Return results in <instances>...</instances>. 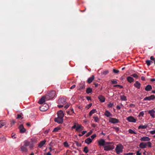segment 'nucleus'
<instances>
[{
    "label": "nucleus",
    "instance_id": "nucleus-1",
    "mask_svg": "<svg viewBox=\"0 0 155 155\" xmlns=\"http://www.w3.org/2000/svg\"><path fill=\"white\" fill-rule=\"evenodd\" d=\"M55 91H52L48 93L46 96V99L49 100L53 98L55 95Z\"/></svg>",
    "mask_w": 155,
    "mask_h": 155
},
{
    "label": "nucleus",
    "instance_id": "nucleus-2",
    "mask_svg": "<svg viewBox=\"0 0 155 155\" xmlns=\"http://www.w3.org/2000/svg\"><path fill=\"white\" fill-rule=\"evenodd\" d=\"M123 148V146L121 144L117 145L115 148V150L117 154H119L120 153H122Z\"/></svg>",
    "mask_w": 155,
    "mask_h": 155
},
{
    "label": "nucleus",
    "instance_id": "nucleus-3",
    "mask_svg": "<svg viewBox=\"0 0 155 155\" xmlns=\"http://www.w3.org/2000/svg\"><path fill=\"white\" fill-rule=\"evenodd\" d=\"M114 146L112 144L105 146L104 147V150L106 151H109L112 150L114 148Z\"/></svg>",
    "mask_w": 155,
    "mask_h": 155
},
{
    "label": "nucleus",
    "instance_id": "nucleus-4",
    "mask_svg": "<svg viewBox=\"0 0 155 155\" xmlns=\"http://www.w3.org/2000/svg\"><path fill=\"white\" fill-rule=\"evenodd\" d=\"M48 106L46 104H44L40 107V110L41 111H45L48 108Z\"/></svg>",
    "mask_w": 155,
    "mask_h": 155
},
{
    "label": "nucleus",
    "instance_id": "nucleus-5",
    "mask_svg": "<svg viewBox=\"0 0 155 155\" xmlns=\"http://www.w3.org/2000/svg\"><path fill=\"white\" fill-rule=\"evenodd\" d=\"M99 145L100 146H102L104 147L105 145V141L104 140L101 139L98 141Z\"/></svg>",
    "mask_w": 155,
    "mask_h": 155
},
{
    "label": "nucleus",
    "instance_id": "nucleus-6",
    "mask_svg": "<svg viewBox=\"0 0 155 155\" xmlns=\"http://www.w3.org/2000/svg\"><path fill=\"white\" fill-rule=\"evenodd\" d=\"M149 114H150L152 118H154L155 117V111L153 110H147Z\"/></svg>",
    "mask_w": 155,
    "mask_h": 155
},
{
    "label": "nucleus",
    "instance_id": "nucleus-7",
    "mask_svg": "<svg viewBox=\"0 0 155 155\" xmlns=\"http://www.w3.org/2000/svg\"><path fill=\"white\" fill-rule=\"evenodd\" d=\"M109 122L113 123L116 124L119 122V120L115 118H111L109 120Z\"/></svg>",
    "mask_w": 155,
    "mask_h": 155
},
{
    "label": "nucleus",
    "instance_id": "nucleus-8",
    "mask_svg": "<svg viewBox=\"0 0 155 155\" xmlns=\"http://www.w3.org/2000/svg\"><path fill=\"white\" fill-rule=\"evenodd\" d=\"M155 96L154 95H151L150 96L146 97L143 99L144 101H150L151 100H153L154 99Z\"/></svg>",
    "mask_w": 155,
    "mask_h": 155
},
{
    "label": "nucleus",
    "instance_id": "nucleus-9",
    "mask_svg": "<svg viewBox=\"0 0 155 155\" xmlns=\"http://www.w3.org/2000/svg\"><path fill=\"white\" fill-rule=\"evenodd\" d=\"M84 127L78 124L76 128V131L80 132L83 130Z\"/></svg>",
    "mask_w": 155,
    "mask_h": 155
},
{
    "label": "nucleus",
    "instance_id": "nucleus-10",
    "mask_svg": "<svg viewBox=\"0 0 155 155\" xmlns=\"http://www.w3.org/2000/svg\"><path fill=\"white\" fill-rule=\"evenodd\" d=\"M54 121L59 124H61L63 122V118L58 117V118H55Z\"/></svg>",
    "mask_w": 155,
    "mask_h": 155
},
{
    "label": "nucleus",
    "instance_id": "nucleus-11",
    "mask_svg": "<svg viewBox=\"0 0 155 155\" xmlns=\"http://www.w3.org/2000/svg\"><path fill=\"white\" fill-rule=\"evenodd\" d=\"M20 132L21 133H24L26 131L25 129L24 128L23 125L21 124L19 127Z\"/></svg>",
    "mask_w": 155,
    "mask_h": 155
},
{
    "label": "nucleus",
    "instance_id": "nucleus-12",
    "mask_svg": "<svg viewBox=\"0 0 155 155\" xmlns=\"http://www.w3.org/2000/svg\"><path fill=\"white\" fill-rule=\"evenodd\" d=\"M20 150L22 152H27L28 151V150L26 147L23 145L21 146Z\"/></svg>",
    "mask_w": 155,
    "mask_h": 155
},
{
    "label": "nucleus",
    "instance_id": "nucleus-13",
    "mask_svg": "<svg viewBox=\"0 0 155 155\" xmlns=\"http://www.w3.org/2000/svg\"><path fill=\"white\" fill-rule=\"evenodd\" d=\"M127 120L130 122H136V120L132 116L128 117Z\"/></svg>",
    "mask_w": 155,
    "mask_h": 155
},
{
    "label": "nucleus",
    "instance_id": "nucleus-14",
    "mask_svg": "<svg viewBox=\"0 0 155 155\" xmlns=\"http://www.w3.org/2000/svg\"><path fill=\"white\" fill-rule=\"evenodd\" d=\"M45 99H46V96H43L42 97L41 99L39 100L38 103L40 104H42L45 102Z\"/></svg>",
    "mask_w": 155,
    "mask_h": 155
},
{
    "label": "nucleus",
    "instance_id": "nucleus-15",
    "mask_svg": "<svg viewBox=\"0 0 155 155\" xmlns=\"http://www.w3.org/2000/svg\"><path fill=\"white\" fill-rule=\"evenodd\" d=\"M57 114L58 117L63 118L64 116V114L63 113V111L62 110H60L58 112Z\"/></svg>",
    "mask_w": 155,
    "mask_h": 155
},
{
    "label": "nucleus",
    "instance_id": "nucleus-16",
    "mask_svg": "<svg viewBox=\"0 0 155 155\" xmlns=\"http://www.w3.org/2000/svg\"><path fill=\"white\" fill-rule=\"evenodd\" d=\"M98 99L101 102H104L105 101V98L102 95H100L98 96Z\"/></svg>",
    "mask_w": 155,
    "mask_h": 155
},
{
    "label": "nucleus",
    "instance_id": "nucleus-17",
    "mask_svg": "<svg viewBox=\"0 0 155 155\" xmlns=\"http://www.w3.org/2000/svg\"><path fill=\"white\" fill-rule=\"evenodd\" d=\"M134 85L135 87L139 89L140 88L141 84L138 81H136Z\"/></svg>",
    "mask_w": 155,
    "mask_h": 155
},
{
    "label": "nucleus",
    "instance_id": "nucleus-18",
    "mask_svg": "<svg viewBox=\"0 0 155 155\" xmlns=\"http://www.w3.org/2000/svg\"><path fill=\"white\" fill-rule=\"evenodd\" d=\"M94 75H92V76L88 79L87 82L88 84L91 83L93 80L94 79Z\"/></svg>",
    "mask_w": 155,
    "mask_h": 155
},
{
    "label": "nucleus",
    "instance_id": "nucleus-19",
    "mask_svg": "<svg viewBox=\"0 0 155 155\" xmlns=\"http://www.w3.org/2000/svg\"><path fill=\"white\" fill-rule=\"evenodd\" d=\"M150 140V139L148 137H141L140 139V140L141 141H149Z\"/></svg>",
    "mask_w": 155,
    "mask_h": 155
},
{
    "label": "nucleus",
    "instance_id": "nucleus-20",
    "mask_svg": "<svg viewBox=\"0 0 155 155\" xmlns=\"http://www.w3.org/2000/svg\"><path fill=\"white\" fill-rule=\"evenodd\" d=\"M104 115L107 117H110L112 116V115L107 110L105 111Z\"/></svg>",
    "mask_w": 155,
    "mask_h": 155
},
{
    "label": "nucleus",
    "instance_id": "nucleus-21",
    "mask_svg": "<svg viewBox=\"0 0 155 155\" xmlns=\"http://www.w3.org/2000/svg\"><path fill=\"white\" fill-rule=\"evenodd\" d=\"M147 144L144 142L141 143L139 145L140 147L142 149L145 148Z\"/></svg>",
    "mask_w": 155,
    "mask_h": 155
},
{
    "label": "nucleus",
    "instance_id": "nucleus-22",
    "mask_svg": "<svg viewBox=\"0 0 155 155\" xmlns=\"http://www.w3.org/2000/svg\"><path fill=\"white\" fill-rule=\"evenodd\" d=\"M46 141L44 140L40 142L38 145V147L41 148L45 143Z\"/></svg>",
    "mask_w": 155,
    "mask_h": 155
},
{
    "label": "nucleus",
    "instance_id": "nucleus-23",
    "mask_svg": "<svg viewBox=\"0 0 155 155\" xmlns=\"http://www.w3.org/2000/svg\"><path fill=\"white\" fill-rule=\"evenodd\" d=\"M152 87L150 85H147L145 88V90L147 91H150L152 89Z\"/></svg>",
    "mask_w": 155,
    "mask_h": 155
},
{
    "label": "nucleus",
    "instance_id": "nucleus-24",
    "mask_svg": "<svg viewBox=\"0 0 155 155\" xmlns=\"http://www.w3.org/2000/svg\"><path fill=\"white\" fill-rule=\"evenodd\" d=\"M92 141V139H91L90 137L87 138L85 140V142L88 144H89Z\"/></svg>",
    "mask_w": 155,
    "mask_h": 155
},
{
    "label": "nucleus",
    "instance_id": "nucleus-25",
    "mask_svg": "<svg viewBox=\"0 0 155 155\" xmlns=\"http://www.w3.org/2000/svg\"><path fill=\"white\" fill-rule=\"evenodd\" d=\"M127 81L130 83H131L134 81V79L133 78L130 76L127 77Z\"/></svg>",
    "mask_w": 155,
    "mask_h": 155
},
{
    "label": "nucleus",
    "instance_id": "nucleus-26",
    "mask_svg": "<svg viewBox=\"0 0 155 155\" xmlns=\"http://www.w3.org/2000/svg\"><path fill=\"white\" fill-rule=\"evenodd\" d=\"M58 101L59 102H61L62 103L64 104L66 102V99L64 98H61L58 100Z\"/></svg>",
    "mask_w": 155,
    "mask_h": 155
},
{
    "label": "nucleus",
    "instance_id": "nucleus-27",
    "mask_svg": "<svg viewBox=\"0 0 155 155\" xmlns=\"http://www.w3.org/2000/svg\"><path fill=\"white\" fill-rule=\"evenodd\" d=\"M6 124L5 122V121H0V128L2 127L5 125Z\"/></svg>",
    "mask_w": 155,
    "mask_h": 155
},
{
    "label": "nucleus",
    "instance_id": "nucleus-28",
    "mask_svg": "<svg viewBox=\"0 0 155 155\" xmlns=\"http://www.w3.org/2000/svg\"><path fill=\"white\" fill-rule=\"evenodd\" d=\"M24 145L25 146L27 147L28 146H29L30 145V142H29L28 141L26 140L24 141Z\"/></svg>",
    "mask_w": 155,
    "mask_h": 155
},
{
    "label": "nucleus",
    "instance_id": "nucleus-29",
    "mask_svg": "<svg viewBox=\"0 0 155 155\" xmlns=\"http://www.w3.org/2000/svg\"><path fill=\"white\" fill-rule=\"evenodd\" d=\"M96 111L95 109H93L90 111L89 113V117H90L92 115V114L94 113L95 111Z\"/></svg>",
    "mask_w": 155,
    "mask_h": 155
},
{
    "label": "nucleus",
    "instance_id": "nucleus-30",
    "mask_svg": "<svg viewBox=\"0 0 155 155\" xmlns=\"http://www.w3.org/2000/svg\"><path fill=\"white\" fill-rule=\"evenodd\" d=\"M92 89L89 87L87 89L86 92L87 94H89V93H91L92 92Z\"/></svg>",
    "mask_w": 155,
    "mask_h": 155
},
{
    "label": "nucleus",
    "instance_id": "nucleus-31",
    "mask_svg": "<svg viewBox=\"0 0 155 155\" xmlns=\"http://www.w3.org/2000/svg\"><path fill=\"white\" fill-rule=\"evenodd\" d=\"M109 73V71L108 70H106L104 71H102L101 73V74L102 75H103L104 76L106 75L107 74Z\"/></svg>",
    "mask_w": 155,
    "mask_h": 155
},
{
    "label": "nucleus",
    "instance_id": "nucleus-32",
    "mask_svg": "<svg viewBox=\"0 0 155 155\" xmlns=\"http://www.w3.org/2000/svg\"><path fill=\"white\" fill-rule=\"evenodd\" d=\"M85 88V86L84 85L81 84L79 86V87L78 88V90H81L82 89H84Z\"/></svg>",
    "mask_w": 155,
    "mask_h": 155
},
{
    "label": "nucleus",
    "instance_id": "nucleus-33",
    "mask_svg": "<svg viewBox=\"0 0 155 155\" xmlns=\"http://www.w3.org/2000/svg\"><path fill=\"white\" fill-rule=\"evenodd\" d=\"M121 99L124 101H126L127 100L126 97L124 95H121L120 96Z\"/></svg>",
    "mask_w": 155,
    "mask_h": 155
},
{
    "label": "nucleus",
    "instance_id": "nucleus-34",
    "mask_svg": "<svg viewBox=\"0 0 155 155\" xmlns=\"http://www.w3.org/2000/svg\"><path fill=\"white\" fill-rule=\"evenodd\" d=\"M147 126L146 125H140L138 127V129H146L147 128Z\"/></svg>",
    "mask_w": 155,
    "mask_h": 155
},
{
    "label": "nucleus",
    "instance_id": "nucleus-35",
    "mask_svg": "<svg viewBox=\"0 0 155 155\" xmlns=\"http://www.w3.org/2000/svg\"><path fill=\"white\" fill-rule=\"evenodd\" d=\"M130 134H137V133L134 131L132 129H130L128 130Z\"/></svg>",
    "mask_w": 155,
    "mask_h": 155
},
{
    "label": "nucleus",
    "instance_id": "nucleus-36",
    "mask_svg": "<svg viewBox=\"0 0 155 155\" xmlns=\"http://www.w3.org/2000/svg\"><path fill=\"white\" fill-rule=\"evenodd\" d=\"M93 118H94V121H95V122H99V119L98 118V117H93Z\"/></svg>",
    "mask_w": 155,
    "mask_h": 155
},
{
    "label": "nucleus",
    "instance_id": "nucleus-37",
    "mask_svg": "<svg viewBox=\"0 0 155 155\" xmlns=\"http://www.w3.org/2000/svg\"><path fill=\"white\" fill-rule=\"evenodd\" d=\"M60 129V128L59 127H57L55 128L53 130V132H58V130Z\"/></svg>",
    "mask_w": 155,
    "mask_h": 155
},
{
    "label": "nucleus",
    "instance_id": "nucleus-38",
    "mask_svg": "<svg viewBox=\"0 0 155 155\" xmlns=\"http://www.w3.org/2000/svg\"><path fill=\"white\" fill-rule=\"evenodd\" d=\"M146 63L147 64V65L148 66H149L150 64V63L151 62L153 63V62L152 61H150L149 60H147L146 61Z\"/></svg>",
    "mask_w": 155,
    "mask_h": 155
},
{
    "label": "nucleus",
    "instance_id": "nucleus-39",
    "mask_svg": "<svg viewBox=\"0 0 155 155\" xmlns=\"http://www.w3.org/2000/svg\"><path fill=\"white\" fill-rule=\"evenodd\" d=\"M84 151L86 153H87L88 152V148L87 147H85L84 149Z\"/></svg>",
    "mask_w": 155,
    "mask_h": 155
},
{
    "label": "nucleus",
    "instance_id": "nucleus-40",
    "mask_svg": "<svg viewBox=\"0 0 155 155\" xmlns=\"http://www.w3.org/2000/svg\"><path fill=\"white\" fill-rule=\"evenodd\" d=\"M74 143H75L76 144L77 146L79 147L81 146V144L80 143H78L77 141H75Z\"/></svg>",
    "mask_w": 155,
    "mask_h": 155
},
{
    "label": "nucleus",
    "instance_id": "nucleus-41",
    "mask_svg": "<svg viewBox=\"0 0 155 155\" xmlns=\"http://www.w3.org/2000/svg\"><path fill=\"white\" fill-rule=\"evenodd\" d=\"M65 147H68L69 145L67 142H65L63 143Z\"/></svg>",
    "mask_w": 155,
    "mask_h": 155
},
{
    "label": "nucleus",
    "instance_id": "nucleus-42",
    "mask_svg": "<svg viewBox=\"0 0 155 155\" xmlns=\"http://www.w3.org/2000/svg\"><path fill=\"white\" fill-rule=\"evenodd\" d=\"M113 128L117 132L119 130V128L118 127H114Z\"/></svg>",
    "mask_w": 155,
    "mask_h": 155
},
{
    "label": "nucleus",
    "instance_id": "nucleus-43",
    "mask_svg": "<svg viewBox=\"0 0 155 155\" xmlns=\"http://www.w3.org/2000/svg\"><path fill=\"white\" fill-rule=\"evenodd\" d=\"M114 106V104L110 102L108 105V107L111 108Z\"/></svg>",
    "mask_w": 155,
    "mask_h": 155
},
{
    "label": "nucleus",
    "instance_id": "nucleus-44",
    "mask_svg": "<svg viewBox=\"0 0 155 155\" xmlns=\"http://www.w3.org/2000/svg\"><path fill=\"white\" fill-rule=\"evenodd\" d=\"M23 118V117H22L21 115V114H18L17 115V117L16 118L17 119H22Z\"/></svg>",
    "mask_w": 155,
    "mask_h": 155
},
{
    "label": "nucleus",
    "instance_id": "nucleus-45",
    "mask_svg": "<svg viewBox=\"0 0 155 155\" xmlns=\"http://www.w3.org/2000/svg\"><path fill=\"white\" fill-rule=\"evenodd\" d=\"M92 131H90L86 135V137H88L92 133Z\"/></svg>",
    "mask_w": 155,
    "mask_h": 155
},
{
    "label": "nucleus",
    "instance_id": "nucleus-46",
    "mask_svg": "<svg viewBox=\"0 0 155 155\" xmlns=\"http://www.w3.org/2000/svg\"><path fill=\"white\" fill-rule=\"evenodd\" d=\"M146 144L149 147H151V143L150 142H148Z\"/></svg>",
    "mask_w": 155,
    "mask_h": 155
},
{
    "label": "nucleus",
    "instance_id": "nucleus-47",
    "mask_svg": "<svg viewBox=\"0 0 155 155\" xmlns=\"http://www.w3.org/2000/svg\"><path fill=\"white\" fill-rule=\"evenodd\" d=\"M131 76L136 78H138V76L136 74H132Z\"/></svg>",
    "mask_w": 155,
    "mask_h": 155
},
{
    "label": "nucleus",
    "instance_id": "nucleus-48",
    "mask_svg": "<svg viewBox=\"0 0 155 155\" xmlns=\"http://www.w3.org/2000/svg\"><path fill=\"white\" fill-rule=\"evenodd\" d=\"M114 87H119L120 88H123V86L120 85H115L114 86Z\"/></svg>",
    "mask_w": 155,
    "mask_h": 155
},
{
    "label": "nucleus",
    "instance_id": "nucleus-49",
    "mask_svg": "<svg viewBox=\"0 0 155 155\" xmlns=\"http://www.w3.org/2000/svg\"><path fill=\"white\" fill-rule=\"evenodd\" d=\"M113 72L115 74H117L118 73L119 71L115 69H113Z\"/></svg>",
    "mask_w": 155,
    "mask_h": 155
},
{
    "label": "nucleus",
    "instance_id": "nucleus-50",
    "mask_svg": "<svg viewBox=\"0 0 155 155\" xmlns=\"http://www.w3.org/2000/svg\"><path fill=\"white\" fill-rule=\"evenodd\" d=\"M111 82L112 84H116L117 83V81L114 80L111 81Z\"/></svg>",
    "mask_w": 155,
    "mask_h": 155
},
{
    "label": "nucleus",
    "instance_id": "nucleus-51",
    "mask_svg": "<svg viewBox=\"0 0 155 155\" xmlns=\"http://www.w3.org/2000/svg\"><path fill=\"white\" fill-rule=\"evenodd\" d=\"M96 137V135L95 134H94L91 137V139H93Z\"/></svg>",
    "mask_w": 155,
    "mask_h": 155
},
{
    "label": "nucleus",
    "instance_id": "nucleus-52",
    "mask_svg": "<svg viewBox=\"0 0 155 155\" xmlns=\"http://www.w3.org/2000/svg\"><path fill=\"white\" fill-rule=\"evenodd\" d=\"M150 133L152 134H155V130H151L150 131Z\"/></svg>",
    "mask_w": 155,
    "mask_h": 155
},
{
    "label": "nucleus",
    "instance_id": "nucleus-53",
    "mask_svg": "<svg viewBox=\"0 0 155 155\" xmlns=\"http://www.w3.org/2000/svg\"><path fill=\"white\" fill-rule=\"evenodd\" d=\"M144 115V113L143 111L141 112L139 114V116L143 117Z\"/></svg>",
    "mask_w": 155,
    "mask_h": 155
},
{
    "label": "nucleus",
    "instance_id": "nucleus-54",
    "mask_svg": "<svg viewBox=\"0 0 155 155\" xmlns=\"http://www.w3.org/2000/svg\"><path fill=\"white\" fill-rule=\"evenodd\" d=\"M134 153H124L125 155H133Z\"/></svg>",
    "mask_w": 155,
    "mask_h": 155
},
{
    "label": "nucleus",
    "instance_id": "nucleus-55",
    "mask_svg": "<svg viewBox=\"0 0 155 155\" xmlns=\"http://www.w3.org/2000/svg\"><path fill=\"white\" fill-rule=\"evenodd\" d=\"M15 134H14V133H12V138L15 139L16 138V137L15 136Z\"/></svg>",
    "mask_w": 155,
    "mask_h": 155
},
{
    "label": "nucleus",
    "instance_id": "nucleus-56",
    "mask_svg": "<svg viewBox=\"0 0 155 155\" xmlns=\"http://www.w3.org/2000/svg\"><path fill=\"white\" fill-rule=\"evenodd\" d=\"M135 106V105L132 104H130L129 105V107H134Z\"/></svg>",
    "mask_w": 155,
    "mask_h": 155
},
{
    "label": "nucleus",
    "instance_id": "nucleus-57",
    "mask_svg": "<svg viewBox=\"0 0 155 155\" xmlns=\"http://www.w3.org/2000/svg\"><path fill=\"white\" fill-rule=\"evenodd\" d=\"M136 153L137 155H141V153L139 151H137Z\"/></svg>",
    "mask_w": 155,
    "mask_h": 155
},
{
    "label": "nucleus",
    "instance_id": "nucleus-58",
    "mask_svg": "<svg viewBox=\"0 0 155 155\" xmlns=\"http://www.w3.org/2000/svg\"><path fill=\"white\" fill-rule=\"evenodd\" d=\"M69 105L68 104H67L64 106V108L65 110H66L69 107Z\"/></svg>",
    "mask_w": 155,
    "mask_h": 155
},
{
    "label": "nucleus",
    "instance_id": "nucleus-59",
    "mask_svg": "<svg viewBox=\"0 0 155 155\" xmlns=\"http://www.w3.org/2000/svg\"><path fill=\"white\" fill-rule=\"evenodd\" d=\"M15 121L13 119H12L11 121V124H14L15 123Z\"/></svg>",
    "mask_w": 155,
    "mask_h": 155
},
{
    "label": "nucleus",
    "instance_id": "nucleus-60",
    "mask_svg": "<svg viewBox=\"0 0 155 155\" xmlns=\"http://www.w3.org/2000/svg\"><path fill=\"white\" fill-rule=\"evenodd\" d=\"M110 144H112L110 142H105V145H110Z\"/></svg>",
    "mask_w": 155,
    "mask_h": 155
},
{
    "label": "nucleus",
    "instance_id": "nucleus-61",
    "mask_svg": "<svg viewBox=\"0 0 155 155\" xmlns=\"http://www.w3.org/2000/svg\"><path fill=\"white\" fill-rule=\"evenodd\" d=\"M29 146V147L31 149H32L33 147V144H31V143Z\"/></svg>",
    "mask_w": 155,
    "mask_h": 155
},
{
    "label": "nucleus",
    "instance_id": "nucleus-62",
    "mask_svg": "<svg viewBox=\"0 0 155 155\" xmlns=\"http://www.w3.org/2000/svg\"><path fill=\"white\" fill-rule=\"evenodd\" d=\"M75 87L76 85H73L70 87V89H73Z\"/></svg>",
    "mask_w": 155,
    "mask_h": 155
},
{
    "label": "nucleus",
    "instance_id": "nucleus-63",
    "mask_svg": "<svg viewBox=\"0 0 155 155\" xmlns=\"http://www.w3.org/2000/svg\"><path fill=\"white\" fill-rule=\"evenodd\" d=\"M150 59L151 60H153L154 61L155 59L153 56H151L150 57Z\"/></svg>",
    "mask_w": 155,
    "mask_h": 155
},
{
    "label": "nucleus",
    "instance_id": "nucleus-64",
    "mask_svg": "<svg viewBox=\"0 0 155 155\" xmlns=\"http://www.w3.org/2000/svg\"><path fill=\"white\" fill-rule=\"evenodd\" d=\"M86 99L88 101L91 100V97H89V96H87L86 97Z\"/></svg>",
    "mask_w": 155,
    "mask_h": 155
}]
</instances>
